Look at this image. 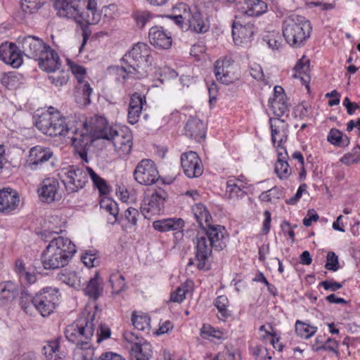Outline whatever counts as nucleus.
<instances>
[{
    "label": "nucleus",
    "mask_w": 360,
    "mask_h": 360,
    "mask_svg": "<svg viewBox=\"0 0 360 360\" xmlns=\"http://www.w3.org/2000/svg\"><path fill=\"white\" fill-rule=\"evenodd\" d=\"M192 211L201 231L193 240L195 258L191 259L188 265H195L200 270L210 269L212 250L219 252L226 247L228 233L224 226L212 223V217L202 204H195Z\"/></svg>",
    "instance_id": "f257e3e1"
},
{
    "label": "nucleus",
    "mask_w": 360,
    "mask_h": 360,
    "mask_svg": "<svg viewBox=\"0 0 360 360\" xmlns=\"http://www.w3.org/2000/svg\"><path fill=\"white\" fill-rule=\"evenodd\" d=\"M53 110L51 107L41 112L37 110L34 117V125L41 133L52 137L71 134L70 138L75 147L84 148L91 145L88 122L79 120L70 124L65 122V118L60 112Z\"/></svg>",
    "instance_id": "f03ea898"
},
{
    "label": "nucleus",
    "mask_w": 360,
    "mask_h": 360,
    "mask_svg": "<svg viewBox=\"0 0 360 360\" xmlns=\"http://www.w3.org/2000/svg\"><path fill=\"white\" fill-rule=\"evenodd\" d=\"M98 319L99 317L96 312L84 314L65 328V335L67 340L80 347L82 350L78 354L77 360L94 359V351L89 343Z\"/></svg>",
    "instance_id": "7ed1b4c3"
},
{
    "label": "nucleus",
    "mask_w": 360,
    "mask_h": 360,
    "mask_svg": "<svg viewBox=\"0 0 360 360\" xmlns=\"http://www.w3.org/2000/svg\"><path fill=\"white\" fill-rule=\"evenodd\" d=\"M88 134L91 137V144L96 139H103L111 141L120 155H128L131 150L133 136L129 128L115 129L110 126L103 117L91 119L88 126Z\"/></svg>",
    "instance_id": "20e7f679"
},
{
    "label": "nucleus",
    "mask_w": 360,
    "mask_h": 360,
    "mask_svg": "<svg viewBox=\"0 0 360 360\" xmlns=\"http://www.w3.org/2000/svg\"><path fill=\"white\" fill-rule=\"evenodd\" d=\"M151 65V51L149 46L139 42L122 59L120 70L124 73L123 79H140L148 75V68Z\"/></svg>",
    "instance_id": "39448f33"
},
{
    "label": "nucleus",
    "mask_w": 360,
    "mask_h": 360,
    "mask_svg": "<svg viewBox=\"0 0 360 360\" xmlns=\"http://www.w3.org/2000/svg\"><path fill=\"white\" fill-rule=\"evenodd\" d=\"M75 245L68 238L60 236L54 237L41 255L45 269H57L68 265L76 253Z\"/></svg>",
    "instance_id": "423d86ee"
},
{
    "label": "nucleus",
    "mask_w": 360,
    "mask_h": 360,
    "mask_svg": "<svg viewBox=\"0 0 360 360\" xmlns=\"http://www.w3.org/2000/svg\"><path fill=\"white\" fill-rule=\"evenodd\" d=\"M312 27L305 17L290 15L283 22V35L286 42L292 47H300L310 37Z\"/></svg>",
    "instance_id": "0eeeda50"
},
{
    "label": "nucleus",
    "mask_w": 360,
    "mask_h": 360,
    "mask_svg": "<svg viewBox=\"0 0 360 360\" xmlns=\"http://www.w3.org/2000/svg\"><path fill=\"white\" fill-rule=\"evenodd\" d=\"M58 288H45L39 292L32 295L24 289V312L32 304L44 316H48L53 312L59 302Z\"/></svg>",
    "instance_id": "6e6552de"
},
{
    "label": "nucleus",
    "mask_w": 360,
    "mask_h": 360,
    "mask_svg": "<svg viewBox=\"0 0 360 360\" xmlns=\"http://www.w3.org/2000/svg\"><path fill=\"white\" fill-rule=\"evenodd\" d=\"M175 24L184 31H191L195 33L206 32L210 25L208 22L202 18L201 13L195 11H184L183 14L170 15Z\"/></svg>",
    "instance_id": "1a4fd4ad"
},
{
    "label": "nucleus",
    "mask_w": 360,
    "mask_h": 360,
    "mask_svg": "<svg viewBox=\"0 0 360 360\" xmlns=\"http://www.w3.org/2000/svg\"><path fill=\"white\" fill-rule=\"evenodd\" d=\"M87 167H78L72 165L65 173L62 181L68 193L78 192L84 187L88 182L89 171Z\"/></svg>",
    "instance_id": "9d476101"
},
{
    "label": "nucleus",
    "mask_w": 360,
    "mask_h": 360,
    "mask_svg": "<svg viewBox=\"0 0 360 360\" xmlns=\"http://www.w3.org/2000/svg\"><path fill=\"white\" fill-rule=\"evenodd\" d=\"M167 198L168 194L165 190H155L151 195L143 198L140 207L141 214L148 219L152 215L159 214L163 211Z\"/></svg>",
    "instance_id": "9b49d317"
},
{
    "label": "nucleus",
    "mask_w": 360,
    "mask_h": 360,
    "mask_svg": "<svg viewBox=\"0 0 360 360\" xmlns=\"http://www.w3.org/2000/svg\"><path fill=\"white\" fill-rule=\"evenodd\" d=\"M134 177L141 185H151L158 180L159 174L152 160L143 159L136 165Z\"/></svg>",
    "instance_id": "f8f14e48"
},
{
    "label": "nucleus",
    "mask_w": 360,
    "mask_h": 360,
    "mask_svg": "<svg viewBox=\"0 0 360 360\" xmlns=\"http://www.w3.org/2000/svg\"><path fill=\"white\" fill-rule=\"evenodd\" d=\"M236 67L230 58L218 59L214 64V73L217 81L228 85L238 79L235 72Z\"/></svg>",
    "instance_id": "ddd939ff"
},
{
    "label": "nucleus",
    "mask_w": 360,
    "mask_h": 360,
    "mask_svg": "<svg viewBox=\"0 0 360 360\" xmlns=\"http://www.w3.org/2000/svg\"><path fill=\"white\" fill-rule=\"evenodd\" d=\"M252 189L253 186L241 175L238 178H230L226 181V195L231 200H238L243 198Z\"/></svg>",
    "instance_id": "4468645a"
},
{
    "label": "nucleus",
    "mask_w": 360,
    "mask_h": 360,
    "mask_svg": "<svg viewBox=\"0 0 360 360\" xmlns=\"http://www.w3.org/2000/svg\"><path fill=\"white\" fill-rule=\"evenodd\" d=\"M53 155L50 148L36 146L30 148L26 160L25 167L30 170H37L48 162Z\"/></svg>",
    "instance_id": "2eb2a0df"
},
{
    "label": "nucleus",
    "mask_w": 360,
    "mask_h": 360,
    "mask_svg": "<svg viewBox=\"0 0 360 360\" xmlns=\"http://www.w3.org/2000/svg\"><path fill=\"white\" fill-rule=\"evenodd\" d=\"M63 338L60 336L44 341L41 348L42 355L46 360H65L68 350L62 347Z\"/></svg>",
    "instance_id": "dca6fc26"
},
{
    "label": "nucleus",
    "mask_w": 360,
    "mask_h": 360,
    "mask_svg": "<svg viewBox=\"0 0 360 360\" xmlns=\"http://www.w3.org/2000/svg\"><path fill=\"white\" fill-rule=\"evenodd\" d=\"M181 163L184 174L188 178L200 176L203 172L201 160L193 151L184 153L181 157Z\"/></svg>",
    "instance_id": "f3484780"
},
{
    "label": "nucleus",
    "mask_w": 360,
    "mask_h": 360,
    "mask_svg": "<svg viewBox=\"0 0 360 360\" xmlns=\"http://www.w3.org/2000/svg\"><path fill=\"white\" fill-rule=\"evenodd\" d=\"M0 60L18 68L22 64V53L15 44L6 41L0 45Z\"/></svg>",
    "instance_id": "a211bd4d"
},
{
    "label": "nucleus",
    "mask_w": 360,
    "mask_h": 360,
    "mask_svg": "<svg viewBox=\"0 0 360 360\" xmlns=\"http://www.w3.org/2000/svg\"><path fill=\"white\" fill-rule=\"evenodd\" d=\"M58 189L59 182L57 179L54 178L44 179L37 189L39 200L49 204L58 200L60 198Z\"/></svg>",
    "instance_id": "6ab92c4d"
},
{
    "label": "nucleus",
    "mask_w": 360,
    "mask_h": 360,
    "mask_svg": "<svg viewBox=\"0 0 360 360\" xmlns=\"http://www.w3.org/2000/svg\"><path fill=\"white\" fill-rule=\"evenodd\" d=\"M150 43L160 49H168L172 44V34L162 26L152 27L148 33Z\"/></svg>",
    "instance_id": "aec40b11"
},
{
    "label": "nucleus",
    "mask_w": 360,
    "mask_h": 360,
    "mask_svg": "<svg viewBox=\"0 0 360 360\" xmlns=\"http://www.w3.org/2000/svg\"><path fill=\"white\" fill-rule=\"evenodd\" d=\"M49 48L41 39L34 36L24 37V56L37 60Z\"/></svg>",
    "instance_id": "412c9836"
},
{
    "label": "nucleus",
    "mask_w": 360,
    "mask_h": 360,
    "mask_svg": "<svg viewBox=\"0 0 360 360\" xmlns=\"http://www.w3.org/2000/svg\"><path fill=\"white\" fill-rule=\"evenodd\" d=\"M37 61H38L39 68L48 73L56 72L60 70L62 65L58 53L50 46Z\"/></svg>",
    "instance_id": "4be33fe9"
},
{
    "label": "nucleus",
    "mask_w": 360,
    "mask_h": 360,
    "mask_svg": "<svg viewBox=\"0 0 360 360\" xmlns=\"http://www.w3.org/2000/svg\"><path fill=\"white\" fill-rule=\"evenodd\" d=\"M20 202L18 193L11 188L0 190V212L11 213L17 209Z\"/></svg>",
    "instance_id": "5701e85b"
},
{
    "label": "nucleus",
    "mask_w": 360,
    "mask_h": 360,
    "mask_svg": "<svg viewBox=\"0 0 360 360\" xmlns=\"http://www.w3.org/2000/svg\"><path fill=\"white\" fill-rule=\"evenodd\" d=\"M78 0H55L54 8L60 17L76 20L79 12Z\"/></svg>",
    "instance_id": "b1692460"
},
{
    "label": "nucleus",
    "mask_w": 360,
    "mask_h": 360,
    "mask_svg": "<svg viewBox=\"0 0 360 360\" xmlns=\"http://www.w3.org/2000/svg\"><path fill=\"white\" fill-rule=\"evenodd\" d=\"M186 136L197 141H200L205 138V126L198 118L191 117L185 126Z\"/></svg>",
    "instance_id": "393cba45"
},
{
    "label": "nucleus",
    "mask_w": 360,
    "mask_h": 360,
    "mask_svg": "<svg viewBox=\"0 0 360 360\" xmlns=\"http://www.w3.org/2000/svg\"><path fill=\"white\" fill-rule=\"evenodd\" d=\"M131 360H150L153 356L151 345L147 341L140 340L130 348Z\"/></svg>",
    "instance_id": "a878e982"
},
{
    "label": "nucleus",
    "mask_w": 360,
    "mask_h": 360,
    "mask_svg": "<svg viewBox=\"0 0 360 360\" xmlns=\"http://www.w3.org/2000/svg\"><path fill=\"white\" fill-rule=\"evenodd\" d=\"M254 33L255 27L251 23L242 25L239 21H234L232 25V35L236 44L250 39Z\"/></svg>",
    "instance_id": "bb28decb"
},
{
    "label": "nucleus",
    "mask_w": 360,
    "mask_h": 360,
    "mask_svg": "<svg viewBox=\"0 0 360 360\" xmlns=\"http://www.w3.org/2000/svg\"><path fill=\"white\" fill-rule=\"evenodd\" d=\"M239 3H243L241 13L250 17H257L267 11V4L262 0H240Z\"/></svg>",
    "instance_id": "cd10ccee"
},
{
    "label": "nucleus",
    "mask_w": 360,
    "mask_h": 360,
    "mask_svg": "<svg viewBox=\"0 0 360 360\" xmlns=\"http://www.w3.org/2000/svg\"><path fill=\"white\" fill-rule=\"evenodd\" d=\"M271 130V141L274 146L276 143H283L287 141V129L284 127V121L280 119L269 120Z\"/></svg>",
    "instance_id": "c85d7f7f"
},
{
    "label": "nucleus",
    "mask_w": 360,
    "mask_h": 360,
    "mask_svg": "<svg viewBox=\"0 0 360 360\" xmlns=\"http://www.w3.org/2000/svg\"><path fill=\"white\" fill-rule=\"evenodd\" d=\"M184 226V221L181 218H167L155 221L153 227L160 232L178 231Z\"/></svg>",
    "instance_id": "c756f323"
},
{
    "label": "nucleus",
    "mask_w": 360,
    "mask_h": 360,
    "mask_svg": "<svg viewBox=\"0 0 360 360\" xmlns=\"http://www.w3.org/2000/svg\"><path fill=\"white\" fill-rule=\"evenodd\" d=\"M84 290L85 295L93 300H96L103 294V280L98 273L90 278Z\"/></svg>",
    "instance_id": "7c9ffc66"
},
{
    "label": "nucleus",
    "mask_w": 360,
    "mask_h": 360,
    "mask_svg": "<svg viewBox=\"0 0 360 360\" xmlns=\"http://www.w3.org/2000/svg\"><path fill=\"white\" fill-rule=\"evenodd\" d=\"M288 154H279V159L275 163L274 171L277 176L281 179H287L291 174L288 162Z\"/></svg>",
    "instance_id": "2f4dec72"
},
{
    "label": "nucleus",
    "mask_w": 360,
    "mask_h": 360,
    "mask_svg": "<svg viewBox=\"0 0 360 360\" xmlns=\"http://www.w3.org/2000/svg\"><path fill=\"white\" fill-rule=\"evenodd\" d=\"M327 140L330 143L338 147H346L350 143L349 138L347 135L335 128L330 130Z\"/></svg>",
    "instance_id": "473e14b6"
},
{
    "label": "nucleus",
    "mask_w": 360,
    "mask_h": 360,
    "mask_svg": "<svg viewBox=\"0 0 360 360\" xmlns=\"http://www.w3.org/2000/svg\"><path fill=\"white\" fill-rule=\"evenodd\" d=\"M75 21L79 24L95 25L99 21V14L96 11L89 10L81 11L79 9Z\"/></svg>",
    "instance_id": "72a5a7b5"
},
{
    "label": "nucleus",
    "mask_w": 360,
    "mask_h": 360,
    "mask_svg": "<svg viewBox=\"0 0 360 360\" xmlns=\"http://www.w3.org/2000/svg\"><path fill=\"white\" fill-rule=\"evenodd\" d=\"M89 176L91 179L94 186L98 190L100 194L106 195L110 191L109 186L106 181L100 177L91 167H87Z\"/></svg>",
    "instance_id": "f704fd0d"
},
{
    "label": "nucleus",
    "mask_w": 360,
    "mask_h": 360,
    "mask_svg": "<svg viewBox=\"0 0 360 360\" xmlns=\"http://www.w3.org/2000/svg\"><path fill=\"white\" fill-rule=\"evenodd\" d=\"M317 331V328L297 320L295 323V332L301 338L308 339Z\"/></svg>",
    "instance_id": "c9c22d12"
},
{
    "label": "nucleus",
    "mask_w": 360,
    "mask_h": 360,
    "mask_svg": "<svg viewBox=\"0 0 360 360\" xmlns=\"http://www.w3.org/2000/svg\"><path fill=\"white\" fill-rule=\"evenodd\" d=\"M269 105L272 110L275 116L281 117L287 112L288 109V105L286 102V98L279 100H269Z\"/></svg>",
    "instance_id": "e433bc0d"
},
{
    "label": "nucleus",
    "mask_w": 360,
    "mask_h": 360,
    "mask_svg": "<svg viewBox=\"0 0 360 360\" xmlns=\"http://www.w3.org/2000/svg\"><path fill=\"white\" fill-rule=\"evenodd\" d=\"M100 206L112 216L113 221H110V223L114 224L117 220V215L119 214L117 202L110 198L103 199L101 201Z\"/></svg>",
    "instance_id": "4c0bfd02"
},
{
    "label": "nucleus",
    "mask_w": 360,
    "mask_h": 360,
    "mask_svg": "<svg viewBox=\"0 0 360 360\" xmlns=\"http://www.w3.org/2000/svg\"><path fill=\"white\" fill-rule=\"evenodd\" d=\"M94 312L97 313L96 311L95 310L92 312H91V311L84 312L80 316H82L84 314H86L89 313H94ZM96 314L100 318V316L98 314ZM99 320H100V319H98V321ZM96 327H97L96 342L98 343H100L103 340H106L110 338V336L111 335V330H110V328L106 324L99 323V321H98V324L94 327V329L96 328Z\"/></svg>",
    "instance_id": "58836bf2"
},
{
    "label": "nucleus",
    "mask_w": 360,
    "mask_h": 360,
    "mask_svg": "<svg viewBox=\"0 0 360 360\" xmlns=\"http://www.w3.org/2000/svg\"><path fill=\"white\" fill-rule=\"evenodd\" d=\"M131 322L134 328L139 330L148 329L150 325V318L146 315H137L134 311L131 316Z\"/></svg>",
    "instance_id": "ea45409f"
},
{
    "label": "nucleus",
    "mask_w": 360,
    "mask_h": 360,
    "mask_svg": "<svg viewBox=\"0 0 360 360\" xmlns=\"http://www.w3.org/2000/svg\"><path fill=\"white\" fill-rule=\"evenodd\" d=\"M214 305L223 318L231 316V311L228 310L229 300L225 295L218 296L214 302Z\"/></svg>",
    "instance_id": "a19ab883"
},
{
    "label": "nucleus",
    "mask_w": 360,
    "mask_h": 360,
    "mask_svg": "<svg viewBox=\"0 0 360 360\" xmlns=\"http://www.w3.org/2000/svg\"><path fill=\"white\" fill-rule=\"evenodd\" d=\"M17 295L16 285L11 281L6 282L0 292V297L7 300L14 299Z\"/></svg>",
    "instance_id": "79ce46f5"
},
{
    "label": "nucleus",
    "mask_w": 360,
    "mask_h": 360,
    "mask_svg": "<svg viewBox=\"0 0 360 360\" xmlns=\"http://www.w3.org/2000/svg\"><path fill=\"white\" fill-rule=\"evenodd\" d=\"M49 75L48 79L51 83L56 86H60L65 84L68 80V73L65 71H60L58 73Z\"/></svg>",
    "instance_id": "37998d69"
},
{
    "label": "nucleus",
    "mask_w": 360,
    "mask_h": 360,
    "mask_svg": "<svg viewBox=\"0 0 360 360\" xmlns=\"http://www.w3.org/2000/svg\"><path fill=\"white\" fill-rule=\"evenodd\" d=\"M325 268L329 271H336L340 268V264L338 261V257L333 252H329L326 257V263Z\"/></svg>",
    "instance_id": "c03bdc74"
},
{
    "label": "nucleus",
    "mask_w": 360,
    "mask_h": 360,
    "mask_svg": "<svg viewBox=\"0 0 360 360\" xmlns=\"http://www.w3.org/2000/svg\"><path fill=\"white\" fill-rule=\"evenodd\" d=\"M137 25L143 28L152 18L153 15L148 11H136L134 15Z\"/></svg>",
    "instance_id": "a18cd8bd"
},
{
    "label": "nucleus",
    "mask_w": 360,
    "mask_h": 360,
    "mask_svg": "<svg viewBox=\"0 0 360 360\" xmlns=\"http://www.w3.org/2000/svg\"><path fill=\"white\" fill-rule=\"evenodd\" d=\"M338 342L334 339L328 338L327 341L324 345H321V346L316 347V345H312V349L315 352L324 349L329 350L333 352H338L337 349L338 348Z\"/></svg>",
    "instance_id": "49530a36"
},
{
    "label": "nucleus",
    "mask_w": 360,
    "mask_h": 360,
    "mask_svg": "<svg viewBox=\"0 0 360 360\" xmlns=\"http://www.w3.org/2000/svg\"><path fill=\"white\" fill-rule=\"evenodd\" d=\"M109 281L111 283L112 288L117 290H122L125 285L124 277L119 273L110 275Z\"/></svg>",
    "instance_id": "de8ad7c7"
},
{
    "label": "nucleus",
    "mask_w": 360,
    "mask_h": 360,
    "mask_svg": "<svg viewBox=\"0 0 360 360\" xmlns=\"http://www.w3.org/2000/svg\"><path fill=\"white\" fill-rule=\"evenodd\" d=\"M77 91L79 93L82 94L84 98L86 100L88 103H89V97L92 93V89L91 88L90 84H89V82H85L84 80L77 82Z\"/></svg>",
    "instance_id": "09e8293b"
},
{
    "label": "nucleus",
    "mask_w": 360,
    "mask_h": 360,
    "mask_svg": "<svg viewBox=\"0 0 360 360\" xmlns=\"http://www.w3.org/2000/svg\"><path fill=\"white\" fill-rule=\"evenodd\" d=\"M124 219L133 226L137 225L139 211L134 207H128L124 212Z\"/></svg>",
    "instance_id": "8fccbe9b"
},
{
    "label": "nucleus",
    "mask_w": 360,
    "mask_h": 360,
    "mask_svg": "<svg viewBox=\"0 0 360 360\" xmlns=\"http://www.w3.org/2000/svg\"><path fill=\"white\" fill-rule=\"evenodd\" d=\"M145 104H146V98L142 96L141 94L136 92L132 94L130 99L129 107L139 108L143 110V105Z\"/></svg>",
    "instance_id": "3c124183"
},
{
    "label": "nucleus",
    "mask_w": 360,
    "mask_h": 360,
    "mask_svg": "<svg viewBox=\"0 0 360 360\" xmlns=\"http://www.w3.org/2000/svg\"><path fill=\"white\" fill-rule=\"evenodd\" d=\"M264 40L266 41L269 47L273 50H278L281 46V38L277 33L265 37Z\"/></svg>",
    "instance_id": "603ef678"
},
{
    "label": "nucleus",
    "mask_w": 360,
    "mask_h": 360,
    "mask_svg": "<svg viewBox=\"0 0 360 360\" xmlns=\"http://www.w3.org/2000/svg\"><path fill=\"white\" fill-rule=\"evenodd\" d=\"M70 68L71 69V71L72 74L75 76L77 82L84 80V77L86 75V70L85 68L75 63H69Z\"/></svg>",
    "instance_id": "864d4df0"
},
{
    "label": "nucleus",
    "mask_w": 360,
    "mask_h": 360,
    "mask_svg": "<svg viewBox=\"0 0 360 360\" xmlns=\"http://www.w3.org/2000/svg\"><path fill=\"white\" fill-rule=\"evenodd\" d=\"M24 2L27 4L26 8L24 7V12L29 13H34L43 4V0H24Z\"/></svg>",
    "instance_id": "5fc2aeb1"
},
{
    "label": "nucleus",
    "mask_w": 360,
    "mask_h": 360,
    "mask_svg": "<svg viewBox=\"0 0 360 360\" xmlns=\"http://www.w3.org/2000/svg\"><path fill=\"white\" fill-rule=\"evenodd\" d=\"M250 75L258 81H264V75L262 67L257 63H254L250 66Z\"/></svg>",
    "instance_id": "6e6d98bb"
},
{
    "label": "nucleus",
    "mask_w": 360,
    "mask_h": 360,
    "mask_svg": "<svg viewBox=\"0 0 360 360\" xmlns=\"http://www.w3.org/2000/svg\"><path fill=\"white\" fill-rule=\"evenodd\" d=\"M81 259L84 265L89 268L96 266V263H98L96 255L89 252H85L81 257Z\"/></svg>",
    "instance_id": "4d7b16f0"
},
{
    "label": "nucleus",
    "mask_w": 360,
    "mask_h": 360,
    "mask_svg": "<svg viewBox=\"0 0 360 360\" xmlns=\"http://www.w3.org/2000/svg\"><path fill=\"white\" fill-rule=\"evenodd\" d=\"M142 112L139 108H132L129 106L128 121L130 124H134L139 121V118Z\"/></svg>",
    "instance_id": "13d9d810"
},
{
    "label": "nucleus",
    "mask_w": 360,
    "mask_h": 360,
    "mask_svg": "<svg viewBox=\"0 0 360 360\" xmlns=\"http://www.w3.org/2000/svg\"><path fill=\"white\" fill-rule=\"evenodd\" d=\"M309 68V60L307 59L305 56H303L300 58L297 64L295 65L294 70L297 72H306Z\"/></svg>",
    "instance_id": "bf43d9fd"
},
{
    "label": "nucleus",
    "mask_w": 360,
    "mask_h": 360,
    "mask_svg": "<svg viewBox=\"0 0 360 360\" xmlns=\"http://www.w3.org/2000/svg\"><path fill=\"white\" fill-rule=\"evenodd\" d=\"M186 297V290L183 288H178L171 294L170 301L173 302L181 303Z\"/></svg>",
    "instance_id": "052dcab7"
},
{
    "label": "nucleus",
    "mask_w": 360,
    "mask_h": 360,
    "mask_svg": "<svg viewBox=\"0 0 360 360\" xmlns=\"http://www.w3.org/2000/svg\"><path fill=\"white\" fill-rule=\"evenodd\" d=\"M201 332L202 333L207 334L209 336L217 338L219 340L222 338V333L219 330H217L210 326H203L201 329Z\"/></svg>",
    "instance_id": "680f3d73"
},
{
    "label": "nucleus",
    "mask_w": 360,
    "mask_h": 360,
    "mask_svg": "<svg viewBox=\"0 0 360 360\" xmlns=\"http://www.w3.org/2000/svg\"><path fill=\"white\" fill-rule=\"evenodd\" d=\"M321 285L326 290L336 291L342 287L341 283L333 281H324L321 283Z\"/></svg>",
    "instance_id": "e2e57ef3"
},
{
    "label": "nucleus",
    "mask_w": 360,
    "mask_h": 360,
    "mask_svg": "<svg viewBox=\"0 0 360 360\" xmlns=\"http://www.w3.org/2000/svg\"><path fill=\"white\" fill-rule=\"evenodd\" d=\"M307 185L306 184H302L298 188L296 193L295 195L290 199L286 200V203L288 205H295L297 203V202L301 198L302 193L304 191H306Z\"/></svg>",
    "instance_id": "0e129e2a"
},
{
    "label": "nucleus",
    "mask_w": 360,
    "mask_h": 360,
    "mask_svg": "<svg viewBox=\"0 0 360 360\" xmlns=\"http://www.w3.org/2000/svg\"><path fill=\"white\" fill-rule=\"evenodd\" d=\"M340 162L346 165H350L359 162L360 158H355L352 153H347L341 158Z\"/></svg>",
    "instance_id": "69168bd1"
},
{
    "label": "nucleus",
    "mask_w": 360,
    "mask_h": 360,
    "mask_svg": "<svg viewBox=\"0 0 360 360\" xmlns=\"http://www.w3.org/2000/svg\"><path fill=\"white\" fill-rule=\"evenodd\" d=\"M319 215L314 210H309L307 212V217L304 218L303 224L305 226H310L312 221H316L319 219Z\"/></svg>",
    "instance_id": "338daca9"
},
{
    "label": "nucleus",
    "mask_w": 360,
    "mask_h": 360,
    "mask_svg": "<svg viewBox=\"0 0 360 360\" xmlns=\"http://www.w3.org/2000/svg\"><path fill=\"white\" fill-rule=\"evenodd\" d=\"M98 360H125L121 355L112 352L103 354Z\"/></svg>",
    "instance_id": "774afa93"
}]
</instances>
